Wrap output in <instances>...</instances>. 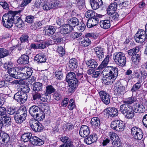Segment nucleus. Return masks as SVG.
Returning <instances> with one entry per match:
<instances>
[{
  "instance_id": "774afa93",
  "label": "nucleus",
  "mask_w": 147,
  "mask_h": 147,
  "mask_svg": "<svg viewBox=\"0 0 147 147\" xmlns=\"http://www.w3.org/2000/svg\"><path fill=\"white\" fill-rule=\"evenodd\" d=\"M140 73L141 75V76L144 78H145L147 76V73L144 69H140Z\"/></svg>"
},
{
  "instance_id": "79ce46f5",
  "label": "nucleus",
  "mask_w": 147,
  "mask_h": 147,
  "mask_svg": "<svg viewBox=\"0 0 147 147\" xmlns=\"http://www.w3.org/2000/svg\"><path fill=\"white\" fill-rule=\"evenodd\" d=\"M9 55V51L6 49L0 48V58H4Z\"/></svg>"
},
{
  "instance_id": "c9c22d12",
  "label": "nucleus",
  "mask_w": 147,
  "mask_h": 147,
  "mask_svg": "<svg viewBox=\"0 0 147 147\" xmlns=\"http://www.w3.org/2000/svg\"><path fill=\"white\" fill-rule=\"evenodd\" d=\"M43 85L42 83L39 82H36L33 84V90L34 91L39 92L42 90Z\"/></svg>"
},
{
  "instance_id": "aec40b11",
  "label": "nucleus",
  "mask_w": 147,
  "mask_h": 147,
  "mask_svg": "<svg viewBox=\"0 0 147 147\" xmlns=\"http://www.w3.org/2000/svg\"><path fill=\"white\" fill-rule=\"evenodd\" d=\"M94 50L98 59L100 60L103 58V49L101 47H97L94 49Z\"/></svg>"
},
{
  "instance_id": "a18cd8bd",
  "label": "nucleus",
  "mask_w": 147,
  "mask_h": 147,
  "mask_svg": "<svg viewBox=\"0 0 147 147\" xmlns=\"http://www.w3.org/2000/svg\"><path fill=\"white\" fill-rule=\"evenodd\" d=\"M141 85V83L139 81L133 85L131 91L132 92H135L140 88Z\"/></svg>"
},
{
  "instance_id": "09e8293b",
  "label": "nucleus",
  "mask_w": 147,
  "mask_h": 147,
  "mask_svg": "<svg viewBox=\"0 0 147 147\" xmlns=\"http://www.w3.org/2000/svg\"><path fill=\"white\" fill-rule=\"evenodd\" d=\"M57 52L59 53V55L61 57L65 54V50L63 47L61 46H59L57 50Z\"/></svg>"
},
{
  "instance_id": "680f3d73",
  "label": "nucleus",
  "mask_w": 147,
  "mask_h": 147,
  "mask_svg": "<svg viewBox=\"0 0 147 147\" xmlns=\"http://www.w3.org/2000/svg\"><path fill=\"white\" fill-rule=\"evenodd\" d=\"M82 35L81 33L74 32L72 33L71 35V36L73 39L78 38Z\"/></svg>"
},
{
  "instance_id": "4d7b16f0",
  "label": "nucleus",
  "mask_w": 147,
  "mask_h": 147,
  "mask_svg": "<svg viewBox=\"0 0 147 147\" xmlns=\"http://www.w3.org/2000/svg\"><path fill=\"white\" fill-rule=\"evenodd\" d=\"M7 113L9 114L12 115L16 113V109L15 108L12 107H10L8 108L7 111Z\"/></svg>"
},
{
  "instance_id": "393cba45",
  "label": "nucleus",
  "mask_w": 147,
  "mask_h": 147,
  "mask_svg": "<svg viewBox=\"0 0 147 147\" xmlns=\"http://www.w3.org/2000/svg\"><path fill=\"white\" fill-rule=\"evenodd\" d=\"M29 57L27 55H23L19 58L17 60V62L21 64H27L29 62Z\"/></svg>"
},
{
  "instance_id": "6ab92c4d",
  "label": "nucleus",
  "mask_w": 147,
  "mask_h": 147,
  "mask_svg": "<svg viewBox=\"0 0 147 147\" xmlns=\"http://www.w3.org/2000/svg\"><path fill=\"white\" fill-rule=\"evenodd\" d=\"M90 3L92 8L96 10L102 5L103 2L102 0H90Z\"/></svg>"
},
{
  "instance_id": "e433bc0d",
  "label": "nucleus",
  "mask_w": 147,
  "mask_h": 147,
  "mask_svg": "<svg viewBox=\"0 0 147 147\" xmlns=\"http://www.w3.org/2000/svg\"><path fill=\"white\" fill-rule=\"evenodd\" d=\"M35 60H36L38 63H42L45 62L46 60L45 56L42 55L41 54L37 55L35 57Z\"/></svg>"
},
{
  "instance_id": "bb28decb",
  "label": "nucleus",
  "mask_w": 147,
  "mask_h": 147,
  "mask_svg": "<svg viewBox=\"0 0 147 147\" xmlns=\"http://www.w3.org/2000/svg\"><path fill=\"white\" fill-rule=\"evenodd\" d=\"M145 110L144 106L142 105L136 104L134 105V111L138 113H142Z\"/></svg>"
},
{
  "instance_id": "ddd939ff",
  "label": "nucleus",
  "mask_w": 147,
  "mask_h": 147,
  "mask_svg": "<svg viewBox=\"0 0 147 147\" xmlns=\"http://www.w3.org/2000/svg\"><path fill=\"white\" fill-rule=\"evenodd\" d=\"M131 134L135 139L140 140L143 137V134L142 131L139 128L134 127L131 130Z\"/></svg>"
},
{
  "instance_id": "e2e57ef3",
  "label": "nucleus",
  "mask_w": 147,
  "mask_h": 147,
  "mask_svg": "<svg viewBox=\"0 0 147 147\" xmlns=\"http://www.w3.org/2000/svg\"><path fill=\"white\" fill-rule=\"evenodd\" d=\"M54 98L56 100H59L61 99V94L58 92H55L53 95Z\"/></svg>"
},
{
  "instance_id": "0e129e2a",
  "label": "nucleus",
  "mask_w": 147,
  "mask_h": 147,
  "mask_svg": "<svg viewBox=\"0 0 147 147\" xmlns=\"http://www.w3.org/2000/svg\"><path fill=\"white\" fill-rule=\"evenodd\" d=\"M32 0H23L20 4V6L22 7H24L27 4L30 3Z\"/></svg>"
},
{
  "instance_id": "3c124183",
  "label": "nucleus",
  "mask_w": 147,
  "mask_h": 147,
  "mask_svg": "<svg viewBox=\"0 0 147 147\" xmlns=\"http://www.w3.org/2000/svg\"><path fill=\"white\" fill-rule=\"evenodd\" d=\"M86 27L85 24L82 22H81L79 24H78L77 26V28L78 30L80 32L83 31Z\"/></svg>"
},
{
  "instance_id": "052dcab7",
  "label": "nucleus",
  "mask_w": 147,
  "mask_h": 147,
  "mask_svg": "<svg viewBox=\"0 0 147 147\" xmlns=\"http://www.w3.org/2000/svg\"><path fill=\"white\" fill-rule=\"evenodd\" d=\"M21 90L23 93H28L30 91V89L28 86L26 85L24 87L21 88Z\"/></svg>"
},
{
  "instance_id": "9b49d317",
  "label": "nucleus",
  "mask_w": 147,
  "mask_h": 147,
  "mask_svg": "<svg viewBox=\"0 0 147 147\" xmlns=\"http://www.w3.org/2000/svg\"><path fill=\"white\" fill-rule=\"evenodd\" d=\"M114 91L115 92H117L118 97L122 98L126 92L125 87L120 84L117 83L115 85Z\"/></svg>"
},
{
  "instance_id": "7c9ffc66",
  "label": "nucleus",
  "mask_w": 147,
  "mask_h": 147,
  "mask_svg": "<svg viewBox=\"0 0 147 147\" xmlns=\"http://www.w3.org/2000/svg\"><path fill=\"white\" fill-rule=\"evenodd\" d=\"M91 125L94 127H99L100 125L99 119L96 117L92 118L91 120Z\"/></svg>"
},
{
  "instance_id": "864d4df0",
  "label": "nucleus",
  "mask_w": 147,
  "mask_h": 147,
  "mask_svg": "<svg viewBox=\"0 0 147 147\" xmlns=\"http://www.w3.org/2000/svg\"><path fill=\"white\" fill-rule=\"evenodd\" d=\"M109 136L110 139L112 140L117 139H118V138H119V136L116 133L113 132H109Z\"/></svg>"
},
{
  "instance_id": "5701e85b",
  "label": "nucleus",
  "mask_w": 147,
  "mask_h": 147,
  "mask_svg": "<svg viewBox=\"0 0 147 147\" xmlns=\"http://www.w3.org/2000/svg\"><path fill=\"white\" fill-rule=\"evenodd\" d=\"M40 110L38 106L34 105L30 107L29 112L30 115L34 117L39 112Z\"/></svg>"
},
{
  "instance_id": "72a5a7b5",
  "label": "nucleus",
  "mask_w": 147,
  "mask_h": 147,
  "mask_svg": "<svg viewBox=\"0 0 147 147\" xmlns=\"http://www.w3.org/2000/svg\"><path fill=\"white\" fill-rule=\"evenodd\" d=\"M32 134L30 132L25 133L23 134L21 138L22 141L24 142H26L29 140L30 142V140L31 138Z\"/></svg>"
},
{
  "instance_id": "7ed1b4c3",
  "label": "nucleus",
  "mask_w": 147,
  "mask_h": 147,
  "mask_svg": "<svg viewBox=\"0 0 147 147\" xmlns=\"http://www.w3.org/2000/svg\"><path fill=\"white\" fill-rule=\"evenodd\" d=\"M135 97L129 98L126 100L124 101V104L121 105L120 107L119 111L128 118H131L134 116V112L132 107L128 104H131L136 101Z\"/></svg>"
},
{
  "instance_id": "603ef678",
  "label": "nucleus",
  "mask_w": 147,
  "mask_h": 147,
  "mask_svg": "<svg viewBox=\"0 0 147 147\" xmlns=\"http://www.w3.org/2000/svg\"><path fill=\"white\" fill-rule=\"evenodd\" d=\"M55 90L54 88L51 85H50L47 87L46 93L45 94H51Z\"/></svg>"
},
{
  "instance_id": "338daca9",
  "label": "nucleus",
  "mask_w": 147,
  "mask_h": 147,
  "mask_svg": "<svg viewBox=\"0 0 147 147\" xmlns=\"http://www.w3.org/2000/svg\"><path fill=\"white\" fill-rule=\"evenodd\" d=\"M142 122L144 126L147 128V114L143 117Z\"/></svg>"
},
{
  "instance_id": "ea45409f",
  "label": "nucleus",
  "mask_w": 147,
  "mask_h": 147,
  "mask_svg": "<svg viewBox=\"0 0 147 147\" xmlns=\"http://www.w3.org/2000/svg\"><path fill=\"white\" fill-rule=\"evenodd\" d=\"M75 78H77L75 74L73 72H70L66 75V81L68 82Z\"/></svg>"
},
{
  "instance_id": "b1692460",
  "label": "nucleus",
  "mask_w": 147,
  "mask_h": 147,
  "mask_svg": "<svg viewBox=\"0 0 147 147\" xmlns=\"http://www.w3.org/2000/svg\"><path fill=\"white\" fill-rule=\"evenodd\" d=\"M44 31L45 34L49 36L54 34L55 29L54 26H49L46 27Z\"/></svg>"
},
{
  "instance_id": "69168bd1",
  "label": "nucleus",
  "mask_w": 147,
  "mask_h": 147,
  "mask_svg": "<svg viewBox=\"0 0 147 147\" xmlns=\"http://www.w3.org/2000/svg\"><path fill=\"white\" fill-rule=\"evenodd\" d=\"M0 5L4 9L7 10H8L9 9L8 7V4L6 2H0Z\"/></svg>"
},
{
  "instance_id": "f03ea898",
  "label": "nucleus",
  "mask_w": 147,
  "mask_h": 147,
  "mask_svg": "<svg viewBox=\"0 0 147 147\" xmlns=\"http://www.w3.org/2000/svg\"><path fill=\"white\" fill-rule=\"evenodd\" d=\"M118 69L115 67H105L101 73L104 76L102 79L103 83L107 85L113 83L118 75Z\"/></svg>"
},
{
  "instance_id": "9d476101",
  "label": "nucleus",
  "mask_w": 147,
  "mask_h": 147,
  "mask_svg": "<svg viewBox=\"0 0 147 147\" xmlns=\"http://www.w3.org/2000/svg\"><path fill=\"white\" fill-rule=\"evenodd\" d=\"M59 1H57L51 2L49 0H45L42 6L43 9L47 11L55 7L59 6Z\"/></svg>"
},
{
  "instance_id": "a878e982",
  "label": "nucleus",
  "mask_w": 147,
  "mask_h": 147,
  "mask_svg": "<svg viewBox=\"0 0 147 147\" xmlns=\"http://www.w3.org/2000/svg\"><path fill=\"white\" fill-rule=\"evenodd\" d=\"M102 16L101 15L96 14L94 17L89 19L93 27L96 26L98 24L99 19L102 18Z\"/></svg>"
},
{
  "instance_id": "4c0bfd02",
  "label": "nucleus",
  "mask_w": 147,
  "mask_h": 147,
  "mask_svg": "<svg viewBox=\"0 0 147 147\" xmlns=\"http://www.w3.org/2000/svg\"><path fill=\"white\" fill-rule=\"evenodd\" d=\"M86 64L90 67L94 68L96 67L98 65V63L94 59H92L86 62Z\"/></svg>"
},
{
  "instance_id": "37998d69",
  "label": "nucleus",
  "mask_w": 147,
  "mask_h": 147,
  "mask_svg": "<svg viewBox=\"0 0 147 147\" xmlns=\"http://www.w3.org/2000/svg\"><path fill=\"white\" fill-rule=\"evenodd\" d=\"M131 59L133 63L137 64L140 60V55L138 54H135L132 56Z\"/></svg>"
},
{
  "instance_id": "4468645a",
  "label": "nucleus",
  "mask_w": 147,
  "mask_h": 147,
  "mask_svg": "<svg viewBox=\"0 0 147 147\" xmlns=\"http://www.w3.org/2000/svg\"><path fill=\"white\" fill-rule=\"evenodd\" d=\"M100 98L102 102L106 105L110 102V96L108 93L103 90L98 92Z\"/></svg>"
},
{
  "instance_id": "c756f323",
  "label": "nucleus",
  "mask_w": 147,
  "mask_h": 147,
  "mask_svg": "<svg viewBox=\"0 0 147 147\" xmlns=\"http://www.w3.org/2000/svg\"><path fill=\"white\" fill-rule=\"evenodd\" d=\"M80 43L82 46L87 47L91 44V41L88 38L86 37L81 39Z\"/></svg>"
},
{
  "instance_id": "cd10ccee",
  "label": "nucleus",
  "mask_w": 147,
  "mask_h": 147,
  "mask_svg": "<svg viewBox=\"0 0 147 147\" xmlns=\"http://www.w3.org/2000/svg\"><path fill=\"white\" fill-rule=\"evenodd\" d=\"M0 120L5 126L10 125L11 123V119L6 115L0 117Z\"/></svg>"
},
{
  "instance_id": "a19ab883",
  "label": "nucleus",
  "mask_w": 147,
  "mask_h": 147,
  "mask_svg": "<svg viewBox=\"0 0 147 147\" xmlns=\"http://www.w3.org/2000/svg\"><path fill=\"white\" fill-rule=\"evenodd\" d=\"M76 60L74 58L71 59L69 63V66L72 69H74L77 67Z\"/></svg>"
},
{
  "instance_id": "412c9836",
  "label": "nucleus",
  "mask_w": 147,
  "mask_h": 147,
  "mask_svg": "<svg viewBox=\"0 0 147 147\" xmlns=\"http://www.w3.org/2000/svg\"><path fill=\"white\" fill-rule=\"evenodd\" d=\"M97 140V136L96 134H93L85 140V142L88 144H90L95 142Z\"/></svg>"
},
{
  "instance_id": "f8f14e48",
  "label": "nucleus",
  "mask_w": 147,
  "mask_h": 147,
  "mask_svg": "<svg viewBox=\"0 0 147 147\" xmlns=\"http://www.w3.org/2000/svg\"><path fill=\"white\" fill-rule=\"evenodd\" d=\"M14 98L18 102L23 104L27 100V95L26 94L18 92L14 95Z\"/></svg>"
},
{
  "instance_id": "de8ad7c7",
  "label": "nucleus",
  "mask_w": 147,
  "mask_h": 147,
  "mask_svg": "<svg viewBox=\"0 0 147 147\" xmlns=\"http://www.w3.org/2000/svg\"><path fill=\"white\" fill-rule=\"evenodd\" d=\"M69 82V86L73 87L76 88L78 86V80L77 78H75L73 80H71L70 81L67 82Z\"/></svg>"
},
{
  "instance_id": "bf43d9fd",
  "label": "nucleus",
  "mask_w": 147,
  "mask_h": 147,
  "mask_svg": "<svg viewBox=\"0 0 147 147\" xmlns=\"http://www.w3.org/2000/svg\"><path fill=\"white\" fill-rule=\"evenodd\" d=\"M28 36L26 34L22 35L20 38L22 42H27L28 41Z\"/></svg>"
},
{
  "instance_id": "423d86ee",
  "label": "nucleus",
  "mask_w": 147,
  "mask_h": 147,
  "mask_svg": "<svg viewBox=\"0 0 147 147\" xmlns=\"http://www.w3.org/2000/svg\"><path fill=\"white\" fill-rule=\"evenodd\" d=\"M27 111L25 107H21L16 111L14 115L15 120L18 123H21L26 119Z\"/></svg>"
},
{
  "instance_id": "2eb2a0df",
  "label": "nucleus",
  "mask_w": 147,
  "mask_h": 147,
  "mask_svg": "<svg viewBox=\"0 0 147 147\" xmlns=\"http://www.w3.org/2000/svg\"><path fill=\"white\" fill-rule=\"evenodd\" d=\"M60 139L63 144L61 145L59 147H72L73 146L72 141L68 137H62Z\"/></svg>"
},
{
  "instance_id": "0eeeda50",
  "label": "nucleus",
  "mask_w": 147,
  "mask_h": 147,
  "mask_svg": "<svg viewBox=\"0 0 147 147\" xmlns=\"http://www.w3.org/2000/svg\"><path fill=\"white\" fill-rule=\"evenodd\" d=\"M113 58L117 64L121 66H124L126 59L124 53L121 52H117L114 54Z\"/></svg>"
},
{
  "instance_id": "6e6552de",
  "label": "nucleus",
  "mask_w": 147,
  "mask_h": 147,
  "mask_svg": "<svg viewBox=\"0 0 147 147\" xmlns=\"http://www.w3.org/2000/svg\"><path fill=\"white\" fill-rule=\"evenodd\" d=\"M124 123L120 120H115L112 121L111 127L112 129L118 131H122L124 129Z\"/></svg>"
},
{
  "instance_id": "c85d7f7f",
  "label": "nucleus",
  "mask_w": 147,
  "mask_h": 147,
  "mask_svg": "<svg viewBox=\"0 0 147 147\" xmlns=\"http://www.w3.org/2000/svg\"><path fill=\"white\" fill-rule=\"evenodd\" d=\"M100 25L101 27L105 29L109 28L110 27V22L109 20H104L100 21Z\"/></svg>"
},
{
  "instance_id": "4be33fe9",
  "label": "nucleus",
  "mask_w": 147,
  "mask_h": 147,
  "mask_svg": "<svg viewBox=\"0 0 147 147\" xmlns=\"http://www.w3.org/2000/svg\"><path fill=\"white\" fill-rule=\"evenodd\" d=\"M106 111L109 115L112 117L116 116L118 115V111L117 109L115 107H109L105 110V111Z\"/></svg>"
},
{
  "instance_id": "2f4dec72",
  "label": "nucleus",
  "mask_w": 147,
  "mask_h": 147,
  "mask_svg": "<svg viewBox=\"0 0 147 147\" xmlns=\"http://www.w3.org/2000/svg\"><path fill=\"white\" fill-rule=\"evenodd\" d=\"M109 55L107 56L101 64L98 67V69L100 70L102 69L107 66L109 62Z\"/></svg>"
},
{
  "instance_id": "c03bdc74",
  "label": "nucleus",
  "mask_w": 147,
  "mask_h": 147,
  "mask_svg": "<svg viewBox=\"0 0 147 147\" xmlns=\"http://www.w3.org/2000/svg\"><path fill=\"white\" fill-rule=\"evenodd\" d=\"M36 116H34V119H35L36 118L38 119V120H42L45 118V116L43 113L40 110L39 111V112L38 113L36 114L35 115Z\"/></svg>"
},
{
  "instance_id": "13d9d810",
  "label": "nucleus",
  "mask_w": 147,
  "mask_h": 147,
  "mask_svg": "<svg viewBox=\"0 0 147 147\" xmlns=\"http://www.w3.org/2000/svg\"><path fill=\"white\" fill-rule=\"evenodd\" d=\"M6 109L4 107H0V117L6 115Z\"/></svg>"
},
{
  "instance_id": "5fc2aeb1",
  "label": "nucleus",
  "mask_w": 147,
  "mask_h": 147,
  "mask_svg": "<svg viewBox=\"0 0 147 147\" xmlns=\"http://www.w3.org/2000/svg\"><path fill=\"white\" fill-rule=\"evenodd\" d=\"M62 70H59L55 72V76L59 80H61L63 78V74L61 71Z\"/></svg>"
},
{
  "instance_id": "f704fd0d",
  "label": "nucleus",
  "mask_w": 147,
  "mask_h": 147,
  "mask_svg": "<svg viewBox=\"0 0 147 147\" xmlns=\"http://www.w3.org/2000/svg\"><path fill=\"white\" fill-rule=\"evenodd\" d=\"M8 73L11 76L15 78H18L19 76H18V73L17 70L16 69V67L14 68L12 67L9 69L7 71Z\"/></svg>"
},
{
  "instance_id": "8fccbe9b",
  "label": "nucleus",
  "mask_w": 147,
  "mask_h": 147,
  "mask_svg": "<svg viewBox=\"0 0 147 147\" xmlns=\"http://www.w3.org/2000/svg\"><path fill=\"white\" fill-rule=\"evenodd\" d=\"M45 1V0H36L34 3L35 6L38 8H40L43 5Z\"/></svg>"
},
{
  "instance_id": "dca6fc26",
  "label": "nucleus",
  "mask_w": 147,
  "mask_h": 147,
  "mask_svg": "<svg viewBox=\"0 0 147 147\" xmlns=\"http://www.w3.org/2000/svg\"><path fill=\"white\" fill-rule=\"evenodd\" d=\"M30 143L34 146H39L43 144L44 142L43 140L38 137L33 136L30 139Z\"/></svg>"
},
{
  "instance_id": "1a4fd4ad",
  "label": "nucleus",
  "mask_w": 147,
  "mask_h": 147,
  "mask_svg": "<svg viewBox=\"0 0 147 147\" xmlns=\"http://www.w3.org/2000/svg\"><path fill=\"white\" fill-rule=\"evenodd\" d=\"M29 123L31 128L34 131L40 132L43 129L42 124L36 119L32 118L30 119Z\"/></svg>"
},
{
  "instance_id": "58836bf2",
  "label": "nucleus",
  "mask_w": 147,
  "mask_h": 147,
  "mask_svg": "<svg viewBox=\"0 0 147 147\" xmlns=\"http://www.w3.org/2000/svg\"><path fill=\"white\" fill-rule=\"evenodd\" d=\"M10 140V139L9 135L7 134L4 133L3 132L0 137V141L2 140L3 143H7Z\"/></svg>"
},
{
  "instance_id": "a211bd4d",
  "label": "nucleus",
  "mask_w": 147,
  "mask_h": 147,
  "mask_svg": "<svg viewBox=\"0 0 147 147\" xmlns=\"http://www.w3.org/2000/svg\"><path fill=\"white\" fill-rule=\"evenodd\" d=\"M44 96L45 95L44 93L36 92L35 93L33 94V99L34 100H40L42 102H45L47 101V100L44 97Z\"/></svg>"
},
{
  "instance_id": "49530a36",
  "label": "nucleus",
  "mask_w": 147,
  "mask_h": 147,
  "mask_svg": "<svg viewBox=\"0 0 147 147\" xmlns=\"http://www.w3.org/2000/svg\"><path fill=\"white\" fill-rule=\"evenodd\" d=\"M95 13L94 12L91 10H89L85 13V16L87 18H93L95 16Z\"/></svg>"
},
{
  "instance_id": "f257e3e1",
  "label": "nucleus",
  "mask_w": 147,
  "mask_h": 147,
  "mask_svg": "<svg viewBox=\"0 0 147 147\" xmlns=\"http://www.w3.org/2000/svg\"><path fill=\"white\" fill-rule=\"evenodd\" d=\"M20 11H9L7 14L3 15L2 21L3 26L7 28H10L14 22L15 26L18 28L22 27L24 24L22 21L19 16Z\"/></svg>"
},
{
  "instance_id": "39448f33",
  "label": "nucleus",
  "mask_w": 147,
  "mask_h": 147,
  "mask_svg": "<svg viewBox=\"0 0 147 147\" xmlns=\"http://www.w3.org/2000/svg\"><path fill=\"white\" fill-rule=\"evenodd\" d=\"M16 69L18 73V76L19 78L23 80L30 77L33 72L31 68L27 66L22 67H16Z\"/></svg>"
},
{
  "instance_id": "20e7f679",
  "label": "nucleus",
  "mask_w": 147,
  "mask_h": 147,
  "mask_svg": "<svg viewBox=\"0 0 147 147\" xmlns=\"http://www.w3.org/2000/svg\"><path fill=\"white\" fill-rule=\"evenodd\" d=\"M79 23V20L78 18L75 17L71 18L69 21V24H65L60 27V32L63 36H65L66 34L71 32L73 27L78 25Z\"/></svg>"
},
{
  "instance_id": "473e14b6",
  "label": "nucleus",
  "mask_w": 147,
  "mask_h": 147,
  "mask_svg": "<svg viewBox=\"0 0 147 147\" xmlns=\"http://www.w3.org/2000/svg\"><path fill=\"white\" fill-rule=\"evenodd\" d=\"M117 7V5L116 3H111L107 9V13L108 14L112 13L113 12L115 11Z\"/></svg>"
},
{
  "instance_id": "f3484780",
  "label": "nucleus",
  "mask_w": 147,
  "mask_h": 147,
  "mask_svg": "<svg viewBox=\"0 0 147 147\" xmlns=\"http://www.w3.org/2000/svg\"><path fill=\"white\" fill-rule=\"evenodd\" d=\"M90 131L88 127L85 125H82L79 131V134L82 137H86L89 134Z\"/></svg>"
},
{
  "instance_id": "6e6d98bb",
  "label": "nucleus",
  "mask_w": 147,
  "mask_h": 147,
  "mask_svg": "<svg viewBox=\"0 0 147 147\" xmlns=\"http://www.w3.org/2000/svg\"><path fill=\"white\" fill-rule=\"evenodd\" d=\"M34 17L32 16H28L26 17L25 21L29 23H31L33 22Z\"/></svg>"
}]
</instances>
